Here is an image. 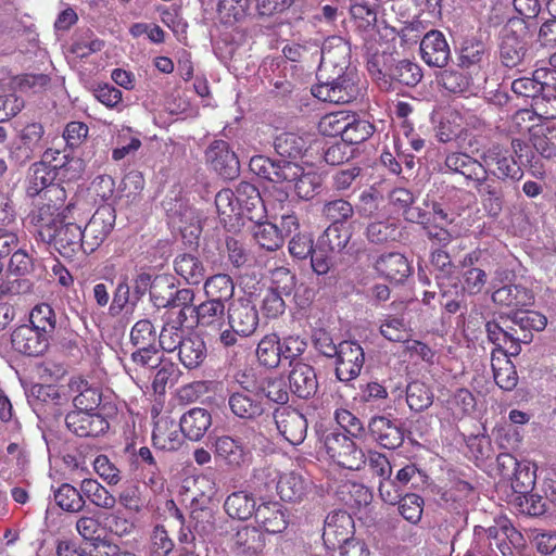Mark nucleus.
I'll return each mask as SVG.
<instances>
[{"label":"nucleus","instance_id":"f257e3e1","mask_svg":"<svg viewBox=\"0 0 556 556\" xmlns=\"http://www.w3.org/2000/svg\"><path fill=\"white\" fill-rule=\"evenodd\" d=\"M63 190L52 187L45 191L47 202L39 203L30 213V222L37 228L43 242L51 244L63 257L72 258L80 250L84 251V233L79 225L72 222L75 206L53 202Z\"/></svg>","mask_w":556,"mask_h":556},{"label":"nucleus","instance_id":"f03ea898","mask_svg":"<svg viewBox=\"0 0 556 556\" xmlns=\"http://www.w3.org/2000/svg\"><path fill=\"white\" fill-rule=\"evenodd\" d=\"M250 166L252 170L273 182L286 184L285 189L293 191L299 199H312L320 187V177L316 173L304 172L296 163H273L258 155L251 157Z\"/></svg>","mask_w":556,"mask_h":556},{"label":"nucleus","instance_id":"7ed1b4c3","mask_svg":"<svg viewBox=\"0 0 556 556\" xmlns=\"http://www.w3.org/2000/svg\"><path fill=\"white\" fill-rule=\"evenodd\" d=\"M258 326L256 307L247 299H238L227 309V323L220 332V345L230 348L252 336Z\"/></svg>","mask_w":556,"mask_h":556},{"label":"nucleus","instance_id":"20e7f679","mask_svg":"<svg viewBox=\"0 0 556 556\" xmlns=\"http://www.w3.org/2000/svg\"><path fill=\"white\" fill-rule=\"evenodd\" d=\"M356 74L352 71L338 75L329 74L312 87V94L320 101L344 104L353 101L359 93Z\"/></svg>","mask_w":556,"mask_h":556},{"label":"nucleus","instance_id":"39448f33","mask_svg":"<svg viewBox=\"0 0 556 556\" xmlns=\"http://www.w3.org/2000/svg\"><path fill=\"white\" fill-rule=\"evenodd\" d=\"M323 448L340 467L359 470L365 466V453L348 435L329 431L323 437Z\"/></svg>","mask_w":556,"mask_h":556},{"label":"nucleus","instance_id":"423d86ee","mask_svg":"<svg viewBox=\"0 0 556 556\" xmlns=\"http://www.w3.org/2000/svg\"><path fill=\"white\" fill-rule=\"evenodd\" d=\"M528 27L521 18H510L501 31L500 55L506 67L519 65L527 52Z\"/></svg>","mask_w":556,"mask_h":556},{"label":"nucleus","instance_id":"0eeeda50","mask_svg":"<svg viewBox=\"0 0 556 556\" xmlns=\"http://www.w3.org/2000/svg\"><path fill=\"white\" fill-rule=\"evenodd\" d=\"M240 390L233 392L228 400L231 412L239 418L254 419L264 413L263 395L258 383L242 375L238 378Z\"/></svg>","mask_w":556,"mask_h":556},{"label":"nucleus","instance_id":"6e6552de","mask_svg":"<svg viewBox=\"0 0 556 556\" xmlns=\"http://www.w3.org/2000/svg\"><path fill=\"white\" fill-rule=\"evenodd\" d=\"M350 47L343 38L333 36L325 40L320 48V65L317 77L323 79L326 75L346 73L349 65Z\"/></svg>","mask_w":556,"mask_h":556},{"label":"nucleus","instance_id":"1a4fd4ad","mask_svg":"<svg viewBox=\"0 0 556 556\" xmlns=\"http://www.w3.org/2000/svg\"><path fill=\"white\" fill-rule=\"evenodd\" d=\"M115 218V210L110 204L94 212L83 230L85 253H92L104 242L114 227Z\"/></svg>","mask_w":556,"mask_h":556},{"label":"nucleus","instance_id":"9d476101","mask_svg":"<svg viewBox=\"0 0 556 556\" xmlns=\"http://www.w3.org/2000/svg\"><path fill=\"white\" fill-rule=\"evenodd\" d=\"M213 451L216 460L231 470L248 467L252 459L251 451L242 441L228 434L215 439Z\"/></svg>","mask_w":556,"mask_h":556},{"label":"nucleus","instance_id":"9b49d317","mask_svg":"<svg viewBox=\"0 0 556 556\" xmlns=\"http://www.w3.org/2000/svg\"><path fill=\"white\" fill-rule=\"evenodd\" d=\"M336 377L341 382H350L356 379L364 366L365 353L355 341H342L336 354Z\"/></svg>","mask_w":556,"mask_h":556},{"label":"nucleus","instance_id":"f8f14e48","mask_svg":"<svg viewBox=\"0 0 556 556\" xmlns=\"http://www.w3.org/2000/svg\"><path fill=\"white\" fill-rule=\"evenodd\" d=\"M261 475H264L266 485L276 484V489L283 501H300L307 491L308 483L299 473L288 472L279 477L276 469L266 467L258 471L257 477Z\"/></svg>","mask_w":556,"mask_h":556},{"label":"nucleus","instance_id":"ddd939ff","mask_svg":"<svg viewBox=\"0 0 556 556\" xmlns=\"http://www.w3.org/2000/svg\"><path fill=\"white\" fill-rule=\"evenodd\" d=\"M508 528L503 526H493L489 528L475 527L476 547L482 556H503L511 554L508 539Z\"/></svg>","mask_w":556,"mask_h":556},{"label":"nucleus","instance_id":"4468645a","mask_svg":"<svg viewBox=\"0 0 556 556\" xmlns=\"http://www.w3.org/2000/svg\"><path fill=\"white\" fill-rule=\"evenodd\" d=\"M481 159L484 167L498 179H519L522 176L521 167L509 154V151L498 144L484 151Z\"/></svg>","mask_w":556,"mask_h":556},{"label":"nucleus","instance_id":"2eb2a0df","mask_svg":"<svg viewBox=\"0 0 556 556\" xmlns=\"http://www.w3.org/2000/svg\"><path fill=\"white\" fill-rule=\"evenodd\" d=\"M274 420L279 433L292 445L301 444L306 438L307 421L295 409L281 407L275 410Z\"/></svg>","mask_w":556,"mask_h":556},{"label":"nucleus","instance_id":"dca6fc26","mask_svg":"<svg viewBox=\"0 0 556 556\" xmlns=\"http://www.w3.org/2000/svg\"><path fill=\"white\" fill-rule=\"evenodd\" d=\"M444 165L450 172L460 174L466 180L472 181L477 189L483 188L489 177L484 165L466 153L447 154Z\"/></svg>","mask_w":556,"mask_h":556},{"label":"nucleus","instance_id":"f3484780","mask_svg":"<svg viewBox=\"0 0 556 556\" xmlns=\"http://www.w3.org/2000/svg\"><path fill=\"white\" fill-rule=\"evenodd\" d=\"M488 339L495 345L494 350H504L505 353L511 356H517L521 352V343L528 344L532 341L533 336L530 332H525L519 336L516 327H508L503 329L494 321H488L485 325Z\"/></svg>","mask_w":556,"mask_h":556},{"label":"nucleus","instance_id":"a211bd4d","mask_svg":"<svg viewBox=\"0 0 556 556\" xmlns=\"http://www.w3.org/2000/svg\"><path fill=\"white\" fill-rule=\"evenodd\" d=\"M50 337L29 325L17 327L11 334L12 348L28 356H39L49 346Z\"/></svg>","mask_w":556,"mask_h":556},{"label":"nucleus","instance_id":"6ab92c4d","mask_svg":"<svg viewBox=\"0 0 556 556\" xmlns=\"http://www.w3.org/2000/svg\"><path fill=\"white\" fill-rule=\"evenodd\" d=\"M205 155L213 169L223 178L233 179L239 175L238 157L226 141L216 140L211 143Z\"/></svg>","mask_w":556,"mask_h":556},{"label":"nucleus","instance_id":"aec40b11","mask_svg":"<svg viewBox=\"0 0 556 556\" xmlns=\"http://www.w3.org/2000/svg\"><path fill=\"white\" fill-rule=\"evenodd\" d=\"M354 521L350 514L343 510L332 511L325 520L323 539L328 547H339L352 541Z\"/></svg>","mask_w":556,"mask_h":556},{"label":"nucleus","instance_id":"412c9836","mask_svg":"<svg viewBox=\"0 0 556 556\" xmlns=\"http://www.w3.org/2000/svg\"><path fill=\"white\" fill-rule=\"evenodd\" d=\"M65 424L70 431L81 438L97 437L109 427L101 415L76 408L66 415Z\"/></svg>","mask_w":556,"mask_h":556},{"label":"nucleus","instance_id":"4be33fe9","mask_svg":"<svg viewBox=\"0 0 556 556\" xmlns=\"http://www.w3.org/2000/svg\"><path fill=\"white\" fill-rule=\"evenodd\" d=\"M198 325L205 329L207 336L220 344V332L226 327L225 304L206 300L194 308Z\"/></svg>","mask_w":556,"mask_h":556},{"label":"nucleus","instance_id":"5701e85b","mask_svg":"<svg viewBox=\"0 0 556 556\" xmlns=\"http://www.w3.org/2000/svg\"><path fill=\"white\" fill-rule=\"evenodd\" d=\"M43 135L45 128L40 123L33 122L27 124L20 134L21 144L10 152L11 160L21 165L31 160L35 152L42 148Z\"/></svg>","mask_w":556,"mask_h":556},{"label":"nucleus","instance_id":"b1692460","mask_svg":"<svg viewBox=\"0 0 556 556\" xmlns=\"http://www.w3.org/2000/svg\"><path fill=\"white\" fill-rule=\"evenodd\" d=\"M215 205L220 223L229 230L239 226L243 215L241 197L236 190L222 189L215 197Z\"/></svg>","mask_w":556,"mask_h":556},{"label":"nucleus","instance_id":"393cba45","mask_svg":"<svg viewBox=\"0 0 556 556\" xmlns=\"http://www.w3.org/2000/svg\"><path fill=\"white\" fill-rule=\"evenodd\" d=\"M420 52L422 60L434 67L445 66L451 55L446 39L439 30H430L424 36Z\"/></svg>","mask_w":556,"mask_h":556},{"label":"nucleus","instance_id":"a878e982","mask_svg":"<svg viewBox=\"0 0 556 556\" xmlns=\"http://www.w3.org/2000/svg\"><path fill=\"white\" fill-rule=\"evenodd\" d=\"M187 314L182 309L166 313L164 326L161 330L159 342L165 352L176 351L186 339L184 324Z\"/></svg>","mask_w":556,"mask_h":556},{"label":"nucleus","instance_id":"bb28decb","mask_svg":"<svg viewBox=\"0 0 556 556\" xmlns=\"http://www.w3.org/2000/svg\"><path fill=\"white\" fill-rule=\"evenodd\" d=\"M182 434L190 441H200L212 426V415L208 410L194 407L186 412L179 421Z\"/></svg>","mask_w":556,"mask_h":556},{"label":"nucleus","instance_id":"cd10ccee","mask_svg":"<svg viewBox=\"0 0 556 556\" xmlns=\"http://www.w3.org/2000/svg\"><path fill=\"white\" fill-rule=\"evenodd\" d=\"M368 427L375 440L386 448H396L403 443L401 427L384 416L371 418Z\"/></svg>","mask_w":556,"mask_h":556},{"label":"nucleus","instance_id":"c85d7f7f","mask_svg":"<svg viewBox=\"0 0 556 556\" xmlns=\"http://www.w3.org/2000/svg\"><path fill=\"white\" fill-rule=\"evenodd\" d=\"M290 390L301 399L313 396L318 389L314 368L305 363L293 365L289 375Z\"/></svg>","mask_w":556,"mask_h":556},{"label":"nucleus","instance_id":"c756f323","mask_svg":"<svg viewBox=\"0 0 556 556\" xmlns=\"http://www.w3.org/2000/svg\"><path fill=\"white\" fill-rule=\"evenodd\" d=\"M509 356L504 350H493L491 354L494 381L505 391L514 390L518 383V375Z\"/></svg>","mask_w":556,"mask_h":556},{"label":"nucleus","instance_id":"7c9ffc66","mask_svg":"<svg viewBox=\"0 0 556 556\" xmlns=\"http://www.w3.org/2000/svg\"><path fill=\"white\" fill-rule=\"evenodd\" d=\"M184 437L179 424L162 417L155 422L152 441L156 448L176 451L182 445Z\"/></svg>","mask_w":556,"mask_h":556},{"label":"nucleus","instance_id":"2f4dec72","mask_svg":"<svg viewBox=\"0 0 556 556\" xmlns=\"http://www.w3.org/2000/svg\"><path fill=\"white\" fill-rule=\"evenodd\" d=\"M377 273L392 282H403L410 275L406 257L400 253L383 254L375 263Z\"/></svg>","mask_w":556,"mask_h":556},{"label":"nucleus","instance_id":"473e14b6","mask_svg":"<svg viewBox=\"0 0 556 556\" xmlns=\"http://www.w3.org/2000/svg\"><path fill=\"white\" fill-rule=\"evenodd\" d=\"M265 536L255 527H242L233 536V549L237 554L254 556L263 552Z\"/></svg>","mask_w":556,"mask_h":556},{"label":"nucleus","instance_id":"72a5a7b5","mask_svg":"<svg viewBox=\"0 0 556 556\" xmlns=\"http://www.w3.org/2000/svg\"><path fill=\"white\" fill-rule=\"evenodd\" d=\"M72 392L77 393L73 399L76 409L94 412L101 403V393L81 378H74L68 384Z\"/></svg>","mask_w":556,"mask_h":556},{"label":"nucleus","instance_id":"f704fd0d","mask_svg":"<svg viewBox=\"0 0 556 556\" xmlns=\"http://www.w3.org/2000/svg\"><path fill=\"white\" fill-rule=\"evenodd\" d=\"M492 300L501 306L520 308L533 303V294L522 286L508 285L496 289L492 294Z\"/></svg>","mask_w":556,"mask_h":556},{"label":"nucleus","instance_id":"c9c22d12","mask_svg":"<svg viewBox=\"0 0 556 556\" xmlns=\"http://www.w3.org/2000/svg\"><path fill=\"white\" fill-rule=\"evenodd\" d=\"M227 515L240 520L249 519L256 514V502L252 493L247 491H236L227 496L224 503Z\"/></svg>","mask_w":556,"mask_h":556},{"label":"nucleus","instance_id":"e433bc0d","mask_svg":"<svg viewBox=\"0 0 556 556\" xmlns=\"http://www.w3.org/2000/svg\"><path fill=\"white\" fill-rule=\"evenodd\" d=\"M177 350L179 361L189 369L199 367L206 357V345L197 334H188Z\"/></svg>","mask_w":556,"mask_h":556},{"label":"nucleus","instance_id":"4c0bfd02","mask_svg":"<svg viewBox=\"0 0 556 556\" xmlns=\"http://www.w3.org/2000/svg\"><path fill=\"white\" fill-rule=\"evenodd\" d=\"M238 192L241 197L243 208L242 217H247L250 222L261 220L264 217L265 206L258 190L249 182H240Z\"/></svg>","mask_w":556,"mask_h":556},{"label":"nucleus","instance_id":"58836bf2","mask_svg":"<svg viewBox=\"0 0 556 556\" xmlns=\"http://www.w3.org/2000/svg\"><path fill=\"white\" fill-rule=\"evenodd\" d=\"M255 517L268 533H280L287 527V519L279 503H266L257 507Z\"/></svg>","mask_w":556,"mask_h":556},{"label":"nucleus","instance_id":"ea45409f","mask_svg":"<svg viewBox=\"0 0 556 556\" xmlns=\"http://www.w3.org/2000/svg\"><path fill=\"white\" fill-rule=\"evenodd\" d=\"M413 202L412 192L405 188H395L389 194V204L393 208V213H402L408 222L425 224V214L410 208Z\"/></svg>","mask_w":556,"mask_h":556},{"label":"nucleus","instance_id":"a19ab883","mask_svg":"<svg viewBox=\"0 0 556 556\" xmlns=\"http://www.w3.org/2000/svg\"><path fill=\"white\" fill-rule=\"evenodd\" d=\"M83 497H87L94 506L103 509H113L116 497L96 479L86 478L80 483Z\"/></svg>","mask_w":556,"mask_h":556},{"label":"nucleus","instance_id":"79ce46f5","mask_svg":"<svg viewBox=\"0 0 556 556\" xmlns=\"http://www.w3.org/2000/svg\"><path fill=\"white\" fill-rule=\"evenodd\" d=\"M251 232L255 241L268 251H275L283 244V235L278 227L271 223L260 220L253 222Z\"/></svg>","mask_w":556,"mask_h":556},{"label":"nucleus","instance_id":"37998d69","mask_svg":"<svg viewBox=\"0 0 556 556\" xmlns=\"http://www.w3.org/2000/svg\"><path fill=\"white\" fill-rule=\"evenodd\" d=\"M204 291L208 300L225 304L233 296L235 285L230 276L217 274L206 279Z\"/></svg>","mask_w":556,"mask_h":556},{"label":"nucleus","instance_id":"c03bdc74","mask_svg":"<svg viewBox=\"0 0 556 556\" xmlns=\"http://www.w3.org/2000/svg\"><path fill=\"white\" fill-rule=\"evenodd\" d=\"M174 268L176 274L190 285L200 283L205 274L202 262L192 254L178 255L175 260Z\"/></svg>","mask_w":556,"mask_h":556},{"label":"nucleus","instance_id":"a18cd8bd","mask_svg":"<svg viewBox=\"0 0 556 556\" xmlns=\"http://www.w3.org/2000/svg\"><path fill=\"white\" fill-rule=\"evenodd\" d=\"M53 165L46 164V162H38L33 164L29 174V185L27 192L34 197L39 194L48 187H50L55 179L58 173Z\"/></svg>","mask_w":556,"mask_h":556},{"label":"nucleus","instance_id":"49530a36","mask_svg":"<svg viewBox=\"0 0 556 556\" xmlns=\"http://www.w3.org/2000/svg\"><path fill=\"white\" fill-rule=\"evenodd\" d=\"M351 229L343 224L330 225L318 238L320 249H327L329 252H341L351 239Z\"/></svg>","mask_w":556,"mask_h":556},{"label":"nucleus","instance_id":"de8ad7c7","mask_svg":"<svg viewBox=\"0 0 556 556\" xmlns=\"http://www.w3.org/2000/svg\"><path fill=\"white\" fill-rule=\"evenodd\" d=\"M307 138L295 132H282L275 138L274 147L276 152L285 157H298L306 151Z\"/></svg>","mask_w":556,"mask_h":556},{"label":"nucleus","instance_id":"09e8293b","mask_svg":"<svg viewBox=\"0 0 556 556\" xmlns=\"http://www.w3.org/2000/svg\"><path fill=\"white\" fill-rule=\"evenodd\" d=\"M433 392L422 381H412L406 387V402L412 410L422 412L433 403Z\"/></svg>","mask_w":556,"mask_h":556},{"label":"nucleus","instance_id":"8fccbe9b","mask_svg":"<svg viewBox=\"0 0 556 556\" xmlns=\"http://www.w3.org/2000/svg\"><path fill=\"white\" fill-rule=\"evenodd\" d=\"M56 505L67 513H78L84 509L86 501L80 490L68 483L61 484L53 493Z\"/></svg>","mask_w":556,"mask_h":556},{"label":"nucleus","instance_id":"3c124183","mask_svg":"<svg viewBox=\"0 0 556 556\" xmlns=\"http://www.w3.org/2000/svg\"><path fill=\"white\" fill-rule=\"evenodd\" d=\"M511 326L516 327L519 336L532 330L541 331L546 327L547 318L535 311H517L511 316Z\"/></svg>","mask_w":556,"mask_h":556},{"label":"nucleus","instance_id":"603ef678","mask_svg":"<svg viewBox=\"0 0 556 556\" xmlns=\"http://www.w3.org/2000/svg\"><path fill=\"white\" fill-rule=\"evenodd\" d=\"M29 323V326L51 338L56 325L55 313L49 304H37L30 312Z\"/></svg>","mask_w":556,"mask_h":556},{"label":"nucleus","instance_id":"864d4df0","mask_svg":"<svg viewBox=\"0 0 556 556\" xmlns=\"http://www.w3.org/2000/svg\"><path fill=\"white\" fill-rule=\"evenodd\" d=\"M349 124L344 129L342 141L348 144H357L367 140L374 132V126L365 119L356 118L355 115L349 114Z\"/></svg>","mask_w":556,"mask_h":556},{"label":"nucleus","instance_id":"5fc2aeb1","mask_svg":"<svg viewBox=\"0 0 556 556\" xmlns=\"http://www.w3.org/2000/svg\"><path fill=\"white\" fill-rule=\"evenodd\" d=\"M256 355L264 366L276 367L280 363L279 338L274 333L265 336L258 342Z\"/></svg>","mask_w":556,"mask_h":556},{"label":"nucleus","instance_id":"6e6d98bb","mask_svg":"<svg viewBox=\"0 0 556 556\" xmlns=\"http://www.w3.org/2000/svg\"><path fill=\"white\" fill-rule=\"evenodd\" d=\"M390 77L403 85L415 86L420 81L422 73L418 64L401 60L390 68Z\"/></svg>","mask_w":556,"mask_h":556},{"label":"nucleus","instance_id":"4d7b16f0","mask_svg":"<svg viewBox=\"0 0 556 556\" xmlns=\"http://www.w3.org/2000/svg\"><path fill=\"white\" fill-rule=\"evenodd\" d=\"M348 112H333L324 115L318 123V130L324 136L336 137L341 136L343 138L344 129L349 124Z\"/></svg>","mask_w":556,"mask_h":556},{"label":"nucleus","instance_id":"13d9d810","mask_svg":"<svg viewBox=\"0 0 556 556\" xmlns=\"http://www.w3.org/2000/svg\"><path fill=\"white\" fill-rule=\"evenodd\" d=\"M258 391L262 393L263 400L266 397L277 404H286L289 399L286 382L280 377L265 379L258 383Z\"/></svg>","mask_w":556,"mask_h":556},{"label":"nucleus","instance_id":"bf43d9fd","mask_svg":"<svg viewBox=\"0 0 556 556\" xmlns=\"http://www.w3.org/2000/svg\"><path fill=\"white\" fill-rule=\"evenodd\" d=\"M251 0H219L218 12L225 23L243 20L250 10Z\"/></svg>","mask_w":556,"mask_h":556},{"label":"nucleus","instance_id":"052dcab7","mask_svg":"<svg viewBox=\"0 0 556 556\" xmlns=\"http://www.w3.org/2000/svg\"><path fill=\"white\" fill-rule=\"evenodd\" d=\"M116 144L112 151V157L114 161H121L128 155H134L141 147V140L127 128L118 134Z\"/></svg>","mask_w":556,"mask_h":556},{"label":"nucleus","instance_id":"680f3d73","mask_svg":"<svg viewBox=\"0 0 556 556\" xmlns=\"http://www.w3.org/2000/svg\"><path fill=\"white\" fill-rule=\"evenodd\" d=\"M460 116L457 112L450 111L440 119L435 127V137L441 142L453 140L462 130Z\"/></svg>","mask_w":556,"mask_h":556},{"label":"nucleus","instance_id":"e2e57ef3","mask_svg":"<svg viewBox=\"0 0 556 556\" xmlns=\"http://www.w3.org/2000/svg\"><path fill=\"white\" fill-rule=\"evenodd\" d=\"M138 301V296L130 294L127 276H122L117 282L113 293V300L110 306L111 315H118L128 304L134 306Z\"/></svg>","mask_w":556,"mask_h":556},{"label":"nucleus","instance_id":"0e129e2a","mask_svg":"<svg viewBox=\"0 0 556 556\" xmlns=\"http://www.w3.org/2000/svg\"><path fill=\"white\" fill-rule=\"evenodd\" d=\"M399 504V513L404 519L413 525L420 521L424 511V500L417 494H406L402 496Z\"/></svg>","mask_w":556,"mask_h":556},{"label":"nucleus","instance_id":"69168bd1","mask_svg":"<svg viewBox=\"0 0 556 556\" xmlns=\"http://www.w3.org/2000/svg\"><path fill=\"white\" fill-rule=\"evenodd\" d=\"M323 215L332 222V224H342L353 215V206L343 199H336L324 204Z\"/></svg>","mask_w":556,"mask_h":556},{"label":"nucleus","instance_id":"338daca9","mask_svg":"<svg viewBox=\"0 0 556 556\" xmlns=\"http://www.w3.org/2000/svg\"><path fill=\"white\" fill-rule=\"evenodd\" d=\"M380 333L389 341L402 342L409 337V329L403 318L389 316L380 325Z\"/></svg>","mask_w":556,"mask_h":556},{"label":"nucleus","instance_id":"774afa93","mask_svg":"<svg viewBox=\"0 0 556 556\" xmlns=\"http://www.w3.org/2000/svg\"><path fill=\"white\" fill-rule=\"evenodd\" d=\"M156 332L151 321L142 319L137 321L130 331L131 343L139 346L155 345Z\"/></svg>","mask_w":556,"mask_h":556}]
</instances>
